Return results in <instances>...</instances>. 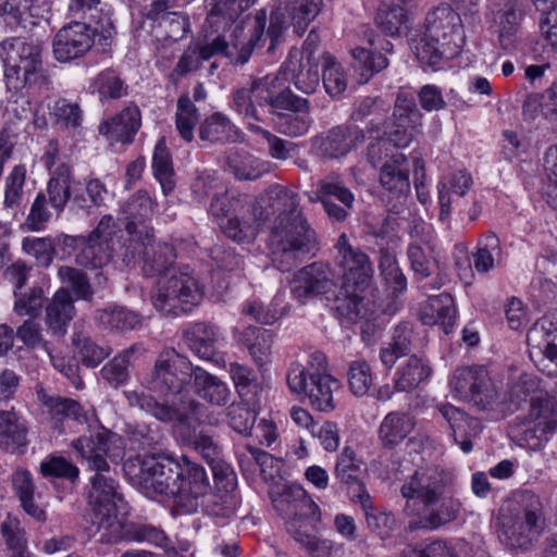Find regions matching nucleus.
<instances>
[{"label":"nucleus","mask_w":557,"mask_h":557,"mask_svg":"<svg viewBox=\"0 0 557 557\" xmlns=\"http://www.w3.org/2000/svg\"><path fill=\"white\" fill-rule=\"evenodd\" d=\"M88 429L89 434L74 440L72 447L88 468L97 472L90 480L88 502L94 511V524L103 531L100 542H117L125 535V503L116 482L103 472L110 469L107 458L113 456L111 445L120 438L97 422Z\"/></svg>","instance_id":"1"},{"label":"nucleus","mask_w":557,"mask_h":557,"mask_svg":"<svg viewBox=\"0 0 557 557\" xmlns=\"http://www.w3.org/2000/svg\"><path fill=\"white\" fill-rule=\"evenodd\" d=\"M124 470L147 495L172 499L176 516L195 512L199 498L210 488L203 467L187 456H182L181 462L171 457H136L125 462Z\"/></svg>","instance_id":"2"},{"label":"nucleus","mask_w":557,"mask_h":557,"mask_svg":"<svg viewBox=\"0 0 557 557\" xmlns=\"http://www.w3.org/2000/svg\"><path fill=\"white\" fill-rule=\"evenodd\" d=\"M124 470L147 495L172 499L176 516L195 512L199 498L210 488L203 467L187 456H182L181 462L171 457H136L125 462Z\"/></svg>","instance_id":"3"},{"label":"nucleus","mask_w":557,"mask_h":557,"mask_svg":"<svg viewBox=\"0 0 557 557\" xmlns=\"http://www.w3.org/2000/svg\"><path fill=\"white\" fill-rule=\"evenodd\" d=\"M450 485L451 476L436 467L418 470L404 483L400 493L407 499L409 530H436L457 518L461 503L451 495Z\"/></svg>","instance_id":"4"},{"label":"nucleus","mask_w":557,"mask_h":557,"mask_svg":"<svg viewBox=\"0 0 557 557\" xmlns=\"http://www.w3.org/2000/svg\"><path fill=\"white\" fill-rule=\"evenodd\" d=\"M124 396L131 408L137 409L160 422L176 423L182 442L196 450L209 463L221 456V448L213 438L205 430L199 432L195 429L197 410L200 404L194 399L169 404L168 401H159L150 394L138 391H126Z\"/></svg>","instance_id":"5"},{"label":"nucleus","mask_w":557,"mask_h":557,"mask_svg":"<svg viewBox=\"0 0 557 557\" xmlns=\"http://www.w3.org/2000/svg\"><path fill=\"white\" fill-rule=\"evenodd\" d=\"M276 208L283 209V213L273 221L269 247L273 263L286 272L296 267L301 257L317 249V238L302 213L299 198H277Z\"/></svg>","instance_id":"6"},{"label":"nucleus","mask_w":557,"mask_h":557,"mask_svg":"<svg viewBox=\"0 0 557 557\" xmlns=\"http://www.w3.org/2000/svg\"><path fill=\"white\" fill-rule=\"evenodd\" d=\"M5 89L14 95L37 96L51 87V78L44 67L41 47L33 39L11 37L0 42Z\"/></svg>","instance_id":"7"},{"label":"nucleus","mask_w":557,"mask_h":557,"mask_svg":"<svg viewBox=\"0 0 557 557\" xmlns=\"http://www.w3.org/2000/svg\"><path fill=\"white\" fill-rule=\"evenodd\" d=\"M337 262L344 270L343 285L336 296V310L347 322H367L374 314L364 305V293L370 286L373 268L369 257L359 248L352 247L346 234H342L335 245Z\"/></svg>","instance_id":"8"},{"label":"nucleus","mask_w":557,"mask_h":557,"mask_svg":"<svg viewBox=\"0 0 557 557\" xmlns=\"http://www.w3.org/2000/svg\"><path fill=\"white\" fill-rule=\"evenodd\" d=\"M544 523L541 498L523 491L500 509L498 536L509 548L527 550L540 537Z\"/></svg>","instance_id":"9"},{"label":"nucleus","mask_w":557,"mask_h":557,"mask_svg":"<svg viewBox=\"0 0 557 557\" xmlns=\"http://www.w3.org/2000/svg\"><path fill=\"white\" fill-rule=\"evenodd\" d=\"M153 209L154 202L145 190H138L121 206L116 220L127 233V238L120 245L124 263L133 261L141 247L153 239V228L147 224Z\"/></svg>","instance_id":"10"},{"label":"nucleus","mask_w":557,"mask_h":557,"mask_svg":"<svg viewBox=\"0 0 557 557\" xmlns=\"http://www.w3.org/2000/svg\"><path fill=\"white\" fill-rule=\"evenodd\" d=\"M203 296L194 270L184 265L168 278H161L151 293L153 307L164 315H178L197 306Z\"/></svg>","instance_id":"11"},{"label":"nucleus","mask_w":557,"mask_h":557,"mask_svg":"<svg viewBox=\"0 0 557 557\" xmlns=\"http://www.w3.org/2000/svg\"><path fill=\"white\" fill-rule=\"evenodd\" d=\"M196 368L185 356L173 348L163 349L157 356L148 380L150 394L159 401H169L166 397L176 396L187 389L195 376ZM141 392V389H137ZM144 392V389H143Z\"/></svg>","instance_id":"12"},{"label":"nucleus","mask_w":557,"mask_h":557,"mask_svg":"<svg viewBox=\"0 0 557 557\" xmlns=\"http://www.w3.org/2000/svg\"><path fill=\"white\" fill-rule=\"evenodd\" d=\"M275 511L285 520V527L292 536V525L301 532L320 522L318 505L306 491L297 485H275L270 492Z\"/></svg>","instance_id":"13"},{"label":"nucleus","mask_w":557,"mask_h":557,"mask_svg":"<svg viewBox=\"0 0 557 557\" xmlns=\"http://www.w3.org/2000/svg\"><path fill=\"white\" fill-rule=\"evenodd\" d=\"M286 381L290 392L306 395L313 409L322 412L335 409L334 394L341 389V383L331 374L308 372L301 363L294 362L287 371Z\"/></svg>","instance_id":"14"},{"label":"nucleus","mask_w":557,"mask_h":557,"mask_svg":"<svg viewBox=\"0 0 557 557\" xmlns=\"http://www.w3.org/2000/svg\"><path fill=\"white\" fill-rule=\"evenodd\" d=\"M529 357L547 376H557V317L546 314L528 331Z\"/></svg>","instance_id":"15"},{"label":"nucleus","mask_w":557,"mask_h":557,"mask_svg":"<svg viewBox=\"0 0 557 557\" xmlns=\"http://www.w3.org/2000/svg\"><path fill=\"white\" fill-rule=\"evenodd\" d=\"M366 140L364 131L350 124H338L318 134L312 139V149L323 161L346 157Z\"/></svg>","instance_id":"16"},{"label":"nucleus","mask_w":557,"mask_h":557,"mask_svg":"<svg viewBox=\"0 0 557 557\" xmlns=\"http://www.w3.org/2000/svg\"><path fill=\"white\" fill-rule=\"evenodd\" d=\"M278 81V75H265L256 77L248 86L234 90L233 106L235 111L249 121L264 123L270 99V84Z\"/></svg>","instance_id":"17"},{"label":"nucleus","mask_w":557,"mask_h":557,"mask_svg":"<svg viewBox=\"0 0 557 557\" xmlns=\"http://www.w3.org/2000/svg\"><path fill=\"white\" fill-rule=\"evenodd\" d=\"M423 34L443 42L442 54H458L462 44L460 16L449 5H440L428 13Z\"/></svg>","instance_id":"18"},{"label":"nucleus","mask_w":557,"mask_h":557,"mask_svg":"<svg viewBox=\"0 0 557 557\" xmlns=\"http://www.w3.org/2000/svg\"><path fill=\"white\" fill-rule=\"evenodd\" d=\"M97 29L86 23L71 22L58 30L52 46L59 62H70L87 53L95 42Z\"/></svg>","instance_id":"19"},{"label":"nucleus","mask_w":557,"mask_h":557,"mask_svg":"<svg viewBox=\"0 0 557 557\" xmlns=\"http://www.w3.org/2000/svg\"><path fill=\"white\" fill-rule=\"evenodd\" d=\"M335 287L331 267L323 262H313L300 269L292 281V294L306 304L311 298L327 294Z\"/></svg>","instance_id":"20"},{"label":"nucleus","mask_w":557,"mask_h":557,"mask_svg":"<svg viewBox=\"0 0 557 557\" xmlns=\"http://www.w3.org/2000/svg\"><path fill=\"white\" fill-rule=\"evenodd\" d=\"M244 209L240 198L226 196H215L210 206L212 214L216 218H223L220 222L222 232L231 239L243 243L251 242L257 236V228L246 222H242L237 214Z\"/></svg>","instance_id":"21"},{"label":"nucleus","mask_w":557,"mask_h":557,"mask_svg":"<svg viewBox=\"0 0 557 557\" xmlns=\"http://www.w3.org/2000/svg\"><path fill=\"white\" fill-rule=\"evenodd\" d=\"M228 41L223 34H208L203 32L201 39L194 40L186 48L176 63L173 75L185 76L190 72L197 71L203 61L213 55L227 54Z\"/></svg>","instance_id":"22"},{"label":"nucleus","mask_w":557,"mask_h":557,"mask_svg":"<svg viewBox=\"0 0 557 557\" xmlns=\"http://www.w3.org/2000/svg\"><path fill=\"white\" fill-rule=\"evenodd\" d=\"M335 478L346 485L350 498L356 503L368 505L369 493L363 483L364 470L361 461L357 459L355 450L346 446L337 456L335 463Z\"/></svg>","instance_id":"23"},{"label":"nucleus","mask_w":557,"mask_h":557,"mask_svg":"<svg viewBox=\"0 0 557 557\" xmlns=\"http://www.w3.org/2000/svg\"><path fill=\"white\" fill-rule=\"evenodd\" d=\"M208 13L203 32L208 34H223L225 36L234 23L247 11L256 0H206Z\"/></svg>","instance_id":"24"},{"label":"nucleus","mask_w":557,"mask_h":557,"mask_svg":"<svg viewBox=\"0 0 557 557\" xmlns=\"http://www.w3.org/2000/svg\"><path fill=\"white\" fill-rule=\"evenodd\" d=\"M319 62L299 58L298 50H293L278 76L282 75L285 81H292L298 90L312 94L320 83Z\"/></svg>","instance_id":"25"},{"label":"nucleus","mask_w":557,"mask_h":557,"mask_svg":"<svg viewBox=\"0 0 557 557\" xmlns=\"http://www.w3.org/2000/svg\"><path fill=\"white\" fill-rule=\"evenodd\" d=\"M115 223L110 214L103 215L97 227L88 235L89 248L91 255L86 263L92 268H101L112 260L114 256L121 257L120 247L116 249L111 245Z\"/></svg>","instance_id":"26"},{"label":"nucleus","mask_w":557,"mask_h":557,"mask_svg":"<svg viewBox=\"0 0 557 557\" xmlns=\"http://www.w3.org/2000/svg\"><path fill=\"white\" fill-rule=\"evenodd\" d=\"M438 410L449 424L455 443L463 453H470L473 447L472 440L482 432L481 422L453 405H442Z\"/></svg>","instance_id":"27"},{"label":"nucleus","mask_w":557,"mask_h":557,"mask_svg":"<svg viewBox=\"0 0 557 557\" xmlns=\"http://www.w3.org/2000/svg\"><path fill=\"white\" fill-rule=\"evenodd\" d=\"M76 313L73 298L65 288H60L46 307L45 323L52 336L63 338Z\"/></svg>","instance_id":"28"},{"label":"nucleus","mask_w":557,"mask_h":557,"mask_svg":"<svg viewBox=\"0 0 557 557\" xmlns=\"http://www.w3.org/2000/svg\"><path fill=\"white\" fill-rule=\"evenodd\" d=\"M25 419L14 410L0 411V445L8 453H23L28 445Z\"/></svg>","instance_id":"29"},{"label":"nucleus","mask_w":557,"mask_h":557,"mask_svg":"<svg viewBox=\"0 0 557 557\" xmlns=\"http://www.w3.org/2000/svg\"><path fill=\"white\" fill-rule=\"evenodd\" d=\"M140 127V112L137 108H126L99 126V133L110 144H129Z\"/></svg>","instance_id":"30"},{"label":"nucleus","mask_w":557,"mask_h":557,"mask_svg":"<svg viewBox=\"0 0 557 557\" xmlns=\"http://www.w3.org/2000/svg\"><path fill=\"white\" fill-rule=\"evenodd\" d=\"M184 339L188 348L199 358L216 363L222 359L216 352L219 332L215 326L206 322L195 323L185 331Z\"/></svg>","instance_id":"31"},{"label":"nucleus","mask_w":557,"mask_h":557,"mask_svg":"<svg viewBox=\"0 0 557 557\" xmlns=\"http://www.w3.org/2000/svg\"><path fill=\"white\" fill-rule=\"evenodd\" d=\"M249 16H245L243 20H238L234 23V28L231 34L232 45L238 49V53L234 60L235 64L244 65L250 59L252 51L262 38L267 23L265 10H259L255 15V25L248 36H245V41L240 45V39L244 37V24Z\"/></svg>","instance_id":"32"},{"label":"nucleus","mask_w":557,"mask_h":557,"mask_svg":"<svg viewBox=\"0 0 557 557\" xmlns=\"http://www.w3.org/2000/svg\"><path fill=\"white\" fill-rule=\"evenodd\" d=\"M455 314L453 297L443 293L429 297L421 308L420 320L425 325H441L443 331L448 334L454 325Z\"/></svg>","instance_id":"33"},{"label":"nucleus","mask_w":557,"mask_h":557,"mask_svg":"<svg viewBox=\"0 0 557 557\" xmlns=\"http://www.w3.org/2000/svg\"><path fill=\"white\" fill-rule=\"evenodd\" d=\"M94 319L97 325L106 331L127 332L143 324L139 313L117 306L97 309Z\"/></svg>","instance_id":"34"},{"label":"nucleus","mask_w":557,"mask_h":557,"mask_svg":"<svg viewBox=\"0 0 557 557\" xmlns=\"http://www.w3.org/2000/svg\"><path fill=\"white\" fill-rule=\"evenodd\" d=\"M416 420L406 412L393 411L387 413L380 428L379 438L382 445L393 448L401 443L414 429Z\"/></svg>","instance_id":"35"},{"label":"nucleus","mask_w":557,"mask_h":557,"mask_svg":"<svg viewBox=\"0 0 557 557\" xmlns=\"http://www.w3.org/2000/svg\"><path fill=\"white\" fill-rule=\"evenodd\" d=\"M239 342L248 349L253 362L262 368L271 362L273 334L271 331L257 327H246L240 336Z\"/></svg>","instance_id":"36"},{"label":"nucleus","mask_w":557,"mask_h":557,"mask_svg":"<svg viewBox=\"0 0 557 557\" xmlns=\"http://www.w3.org/2000/svg\"><path fill=\"white\" fill-rule=\"evenodd\" d=\"M137 256L143 257V271L146 276L162 275L176 259L175 249L172 245L166 243L153 245V239L149 245L143 246Z\"/></svg>","instance_id":"37"},{"label":"nucleus","mask_w":557,"mask_h":557,"mask_svg":"<svg viewBox=\"0 0 557 557\" xmlns=\"http://www.w3.org/2000/svg\"><path fill=\"white\" fill-rule=\"evenodd\" d=\"M199 137L209 143H236L242 134L238 128L222 113H213L199 126Z\"/></svg>","instance_id":"38"},{"label":"nucleus","mask_w":557,"mask_h":557,"mask_svg":"<svg viewBox=\"0 0 557 557\" xmlns=\"http://www.w3.org/2000/svg\"><path fill=\"white\" fill-rule=\"evenodd\" d=\"M194 383L197 395L213 406H225L231 396L227 385L218 376L196 368Z\"/></svg>","instance_id":"39"},{"label":"nucleus","mask_w":557,"mask_h":557,"mask_svg":"<svg viewBox=\"0 0 557 557\" xmlns=\"http://www.w3.org/2000/svg\"><path fill=\"white\" fill-rule=\"evenodd\" d=\"M409 163L404 154H395L388 164L380 170L381 185L389 191L405 194L410 188Z\"/></svg>","instance_id":"40"},{"label":"nucleus","mask_w":557,"mask_h":557,"mask_svg":"<svg viewBox=\"0 0 557 557\" xmlns=\"http://www.w3.org/2000/svg\"><path fill=\"white\" fill-rule=\"evenodd\" d=\"M73 175L69 165L60 164L53 171L48 184L49 203L58 212H62L71 199Z\"/></svg>","instance_id":"41"},{"label":"nucleus","mask_w":557,"mask_h":557,"mask_svg":"<svg viewBox=\"0 0 557 557\" xmlns=\"http://www.w3.org/2000/svg\"><path fill=\"white\" fill-rule=\"evenodd\" d=\"M277 2L284 5L290 24L298 35L304 34L320 13L323 4L321 0H277Z\"/></svg>","instance_id":"42"},{"label":"nucleus","mask_w":557,"mask_h":557,"mask_svg":"<svg viewBox=\"0 0 557 557\" xmlns=\"http://www.w3.org/2000/svg\"><path fill=\"white\" fill-rule=\"evenodd\" d=\"M277 83L270 84V99L268 113L275 117L276 114L309 113L310 104L308 99L295 95L288 87L277 89Z\"/></svg>","instance_id":"43"},{"label":"nucleus","mask_w":557,"mask_h":557,"mask_svg":"<svg viewBox=\"0 0 557 557\" xmlns=\"http://www.w3.org/2000/svg\"><path fill=\"white\" fill-rule=\"evenodd\" d=\"M431 374V368L417 356H410L396 372L395 388L398 392H410L417 388Z\"/></svg>","instance_id":"44"},{"label":"nucleus","mask_w":557,"mask_h":557,"mask_svg":"<svg viewBox=\"0 0 557 557\" xmlns=\"http://www.w3.org/2000/svg\"><path fill=\"white\" fill-rule=\"evenodd\" d=\"M472 185V177L469 173L458 171L450 174L445 180L438 183V201L441 206L440 219L442 221L448 219L450 213V196L449 194H456L463 196Z\"/></svg>","instance_id":"45"},{"label":"nucleus","mask_w":557,"mask_h":557,"mask_svg":"<svg viewBox=\"0 0 557 557\" xmlns=\"http://www.w3.org/2000/svg\"><path fill=\"white\" fill-rule=\"evenodd\" d=\"M72 345L76 348L81 361L88 368L98 367L112 352L109 346L98 345L86 332L75 329Z\"/></svg>","instance_id":"46"},{"label":"nucleus","mask_w":557,"mask_h":557,"mask_svg":"<svg viewBox=\"0 0 557 557\" xmlns=\"http://www.w3.org/2000/svg\"><path fill=\"white\" fill-rule=\"evenodd\" d=\"M281 197H287L290 198V200L298 199L297 194L285 187H271L264 195L257 198L251 206V213L255 221L263 223L268 221L272 215H281V213H283V209L276 208L277 198Z\"/></svg>","instance_id":"47"},{"label":"nucleus","mask_w":557,"mask_h":557,"mask_svg":"<svg viewBox=\"0 0 557 557\" xmlns=\"http://www.w3.org/2000/svg\"><path fill=\"white\" fill-rule=\"evenodd\" d=\"M487 375L482 366L458 368L450 379V387L460 398L468 399L479 384L487 381Z\"/></svg>","instance_id":"48"},{"label":"nucleus","mask_w":557,"mask_h":557,"mask_svg":"<svg viewBox=\"0 0 557 557\" xmlns=\"http://www.w3.org/2000/svg\"><path fill=\"white\" fill-rule=\"evenodd\" d=\"M169 8L165 7L157 16L147 20L158 23L165 40L177 41L189 33V18L182 12L169 11Z\"/></svg>","instance_id":"49"},{"label":"nucleus","mask_w":557,"mask_h":557,"mask_svg":"<svg viewBox=\"0 0 557 557\" xmlns=\"http://www.w3.org/2000/svg\"><path fill=\"white\" fill-rule=\"evenodd\" d=\"M389 111V104L380 97L364 98L357 109L352 112L351 117L356 121H362L370 117L369 129L379 132L387 120L386 114Z\"/></svg>","instance_id":"50"},{"label":"nucleus","mask_w":557,"mask_h":557,"mask_svg":"<svg viewBox=\"0 0 557 557\" xmlns=\"http://www.w3.org/2000/svg\"><path fill=\"white\" fill-rule=\"evenodd\" d=\"M44 405L49 414L55 422L75 421L79 424L87 422L81 405L71 398L64 397H44Z\"/></svg>","instance_id":"51"},{"label":"nucleus","mask_w":557,"mask_h":557,"mask_svg":"<svg viewBox=\"0 0 557 557\" xmlns=\"http://www.w3.org/2000/svg\"><path fill=\"white\" fill-rule=\"evenodd\" d=\"M513 437L520 446L528 447L532 450L541 449L553 432L547 425L534 424L529 420H524L512 429Z\"/></svg>","instance_id":"52"},{"label":"nucleus","mask_w":557,"mask_h":557,"mask_svg":"<svg viewBox=\"0 0 557 557\" xmlns=\"http://www.w3.org/2000/svg\"><path fill=\"white\" fill-rule=\"evenodd\" d=\"M429 36L421 33L414 38L410 39V47L413 50L417 59L430 66L437 65L442 60L451 59L456 54L441 53L443 51V42L429 39Z\"/></svg>","instance_id":"53"},{"label":"nucleus","mask_w":557,"mask_h":557,"mask_svg":"<svg viewBox=\"0 0 557 557\" xmlns=\"http://www.w3.org/2000/svg\"><path fill=\"white\" fill-rule=\"evenodd\" d=\"M529 0H510L500 21L499 44L508 49L513 42L516 26L525 13Z\"/></svg>","instance_id":"54"},{"label":"nucleus","mask_w":557,"mask_h":557,"mask_svg":"<svg viewBox=\"0 0 557 557\" xmlns=\"http://www.w3.org/2000/svg\"><path fill=\"white\" fill-rule=\"evenodd\" d=\"M352 66L360 73L361 79L367 83L374 74L386 69L388 60L382 53H373L364 48L351 50Z\"/></svg>","instance_id":"55"},{"label":"nucleus","mask_w":557,"mask_h":557,"mask_svg":"<svg viewBox=\"0 0 557 557\" xmlns=\"http://www.w3.org/2000/svg\"><path fill=\"white\" fill-rule=\"evenodd\" d=\"M292 537L299 543L312 557H332L335 550V545L331 540L318 539L314 535L317 525H311L299 532L293 525Z\"/></svg>","instance_id":"56"},{"label":"nucleus","mask_w":557,"mask_h":557,"mask_svg":"<svg viewBox=\"0 0 557 557\" xmlns=\"http://www.w3.org/2000/svg\"><path fill=\"white\" fill-rule=\"evenodd\" d=\"M199 120L198 109L187 95L177 100L175 123L181 137L186 141L194 139V128Z\"/></svg>","instance_id":"57"},{"label":"nucleus","mask_w":557,"mask_h":557,"mask_svg":"<svg viewBox=\"0 0 557 557\" xmlns=\"http://www.w3.org/2000/svg\"><path fill=\"white\" fill-rule=\"evenodd\" d=\"M152 168L156 178L160 182L163 193L166 195L174 188L172 176L174 174L172 159L165 147L164 139H160L156 145Z\"/></svg>","instance_id":"58"},{"label":"nucleus","mask_w":557,"mask_h":557,"mask_svg":"<svg viewBox=\"0 0 557 557\" xmlns=\"http://www.w3.org/2000/svg\"><path fill=\"white\" fill-rule=\"evenodd\" d=\"M421 113L412 98L398 95L394 110L385 122L388 125L408 127L414 129L420 124Z\"/></svg>","instance_id":"59"},{"label":"nucleus","mask_w":557,"mask_h":557,"mask_svg":"<svg viewBox=\"0 0 557 557\" xmlns=\"http://www.w3.org/2000/svg\"><path fill=\"white\" fill-rule=\"evenodd\" d=\"M527 420L534 424L547 425L550 432L557 428V401L554 397H537L531 404Z\"/></svg>","instance_id":"60"},{"label":"nucleus","mask_w":557,"mask_h":557,"mask_svg":"<svg viewBox=\"0 0 557 557\" xmlns=\"http://www.w3.org/2000/svg\"><path fill=\"white\" fill-rule=\"evenodd\" d=\"M408 16L405 9L398 4H383L379 8L375 23L388 36H398Z\"/></svg>","instance_id":"61"},{"label":"nucleus","mask_w":557,"mask_h":557,"mask_svg":"<svg viewBox=\"0 0 557 557\" xmlns=\"http://www.w3.org/2000/svg\"><path fill=\"white\" fill-rule=\"evenodd\" d=\"M322 82L331 97L342 95L347 88V81L342 66L330 53H323Z\"/></svg>","instance_id":"62"},{"label":"nucleus","mask_w":557,"mask_h":557,"mask_svg":"<svg viewBox=\"0 0 557 557\" xmlns=\"http://www.w3.org/2000/svg\"><path fill=\"white\" fill-rule=\"evenodd\" d=\"M541 13L540 28L548 44L557 49V0H532Z\"/></svg>","instance_id":"63"},{"label":"nucleus","mask_w":557,"mask_h":557,"mask_svg":"<svg viewBox=\"0 0 557 557\" xmlns=\"http://www.w3.org/2000/svg\"><path fill=\"white\" fill-rule=\"evenodd\" d=\"M26 169L15 165L5 178L3 206L5 209L16 210L23 200Z\"/></svg>","instance_id":"64"}]
</instances>
